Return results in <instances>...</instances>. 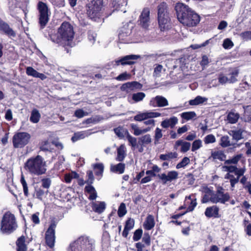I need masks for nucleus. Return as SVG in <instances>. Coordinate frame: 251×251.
I'll list each match as a JSON object with an SVG mask.
<instances>
[{"label":"nucleus","mask_w":251,"mask_h":251,"mask_svg":"<svg viewBox=\"0 0 251 251\" xmlns=\"http://www.w3.org/2000/svg\"><path fill=\"white\" fill-rule=\"evenodd\" d=\"M146 97V95L143 92H138L134 93L132 96V100L136 102L142 101Z\"/></svg>","instance_id":"45"},{"label":"nucleus","mask_w":251,"mask_h":251,"mask_svg":"<svg viewBox=\"0 0 251 251\" xmlns=\"http://www.w3.org/2000/svg\"><path fill=\"white\" fill-rule=\"evenodd\" d=\"M161 116V114L159 112L148 111L139 113L134 116V119L136 121L141 122L148 119L157 118Z\"/></svg>","instance_id":"16"},{"label":"nucleus","mask_w":251,"mask_h":251,"mask_svg":"<svg viewBox=\"0 0 251 251\" xmlns=\"http://www.w3.org/2000/svg\"><path fill=\"white\" fill-rule=\"evenodd\" d=\"M162 130L159 128L157 127L155 130L154 134L155 144H156V142H158V141L162 137Z\"/></svg>","instance_id":"57"},{"label":"nucleus","mask_w":251,"mask_h":251,"mask_svg":"<svg viewBox=\"0 0 251 251\" xmlns=\"http://www.w3.org/2000/svg\"><path fill=\"white\" fill-rule=\"evenodd\" d=\"M177 154L176 152H169L166 154H162L159 156V158L162 160H169L175 158L177 157Z\"/></svg>","instance_id":"42"},{"label":"nucleus","mask_w":251,"mask_h":251,"mask_svg":"<svg viewBox=\"0 0 251 251\" xmlns=\"http://www.w3.org/2000/svg\"><path fill=\"white\" fill-rule=\"evenodd\" d=\"M75 34L73 25L68 22H63L58 28L57 35H51L50 40L60 46L72 47L74 45Z\"/></svg>","instance_id":"1"},{"label":"nucleus","mask_w":251,"mask_h":251,"mask_svg":"<svg viewBox=\"0 0 251 251\" xmlns=\"http://www.w3.org/2000/svg\"><path fill=\"white\" fill-rule=\"evenodd\" d=\"M75 115L78 118H81L87 115V113L84 112L82 109H79L75 111Z\"/></svg>","instance_id":"64"},{"label":"nucleus","mask_w":251,"mask_h":251,"mask_svg":"<svg viewBox=\"0 0 251 251\" xmlns=\"http://www.w3.org/2000/svg\"><path fill=\"white\" fill-rule=\"evenodd\" d=\"M230 199V196L228 193H224L222 188L217 190L216 193L211 194L210 197V201L213 203H221L225 204Z\"/></svg>","instance_id":"9"},{"label":"nucleus","mask_w":251,"mask_h":251,"mask_svg":"<svg viewBox=\"0 0 251 251\" xmlns=\"http://www.w3.org/2000/svg\"><path fill=\"white\" fill-rule=\"evenodd\" d=\"M126 156V148L124 145H121L117 149V156L116 160L117 161H123Z\"/></svg>","instance_id":"27"},{"label":"nucleus","mask_w":251,"mask_h":251,"mask_svg":"<svg viewBox=\"0 0 251 251\" xmlns=\"http://www.w3.org/2000/svg\"><path fill=\"white\" fill-rule=\"evenodd\" d=\"M242 156V154H237L230 159L226 160L224 162V164L235 165L237 164V163L241 159Z\"/></svg>","instance_id":"32"},{"label":"nucleus","mask_w":251,"mask_h":251,"mask_svg":"<svg viewBox=\"0 0 251 251\" xmlns=\"http://www.w3.org/2000/svg\"><path fill=\"white\" fill-rule=\"evenodd\" d=\"M190 163V159L187 157H184L181 162L178 163L176 166V168L177 169H180L181 168L185 167L187 165H188Z\"/></svg>","instance_id":"52"},{"label":"nucleus","mask_w":251,"mask_h":251,"mask_svg":"<svg viewBox=\"0 0 251 251\" xmlns=\"http://www.w3.org/2000/svg\"><path fill=\"white\" fill-rule=\"evenodd\" d=\"M134 226V220L133 219L129 218L126 222V225L122 233L123 237L126 238L129 231L131 230Z\"/></svg>","instance_id":"25"},{"label":"nucleus","mask_w":251,"mask_h":251,"mask_svg":"<svg viewBox=\"0 0 251 251\" xmlns=\"http://www.w3.org/2000/svg\"><path fill=\"white\" fill-rule=\"evenodd\" d=\"M41 118V115L38 110L34 109L31 111L30 121L33 123H37Z\"/></svg>","instance_id":"35"},{"label":"nucleus","mask_w":251,"mask_h":251,"mask_svg":"<svg viewBox=\"0 0 251 251\" xmlns=\"http://www.w3.org/2000/svg\"><path fill=\"white\" fill-rule=\"evenodd\" d=\"M233 45L234 44L232 41L228 38L225 39L223 44V46L225 49H230L233 46Z\"/></svg>","instance_id":"55"},{"label":"nucleus","mask_w":251,"mask_h":251,"mask_svg":"<svg viewBox=\"0 0 251 251\" xmlns=\"http://www.w3.org/2000/svg\"><path fill=\"white\" fill-rule=\"evenodd\" d=\"M30 139L29 134L25 132L16 133L13 137V144L15 148H21L28 144Z\"/></svg>","instance_id":"8"},{"label":"nucleus","mask_w":251,"mask_h":251,"mask_svg":"<svg viewBox=\"0 0 251 251\" xmlns=\"http://www.w3.org/2000/svg\"><path fill=\"white\" fill-rule=\"evenodd\" d=\"M204 142L206 144L213 143L216 142V138L213 134H209L205 137Z\"/></svg>","instance_id":"56"},{"label":"nucleus","mask_w":251,"mask_h":251,"mask_svg":"<svg viewBox=\"0 0 251 251\" xmlns=\"http://www.w3.org/2000/svg\"><path fill=\"white\" fill-rule=\"evenodd\" d=\"M87 176L88 177V179L86 181V183H87L88 185H91L94 180L93 172L92 171H88L87 172Z\"/></svg>","instance_id":"59"},{"label":"nucleus","mask_w":251,"mask_h":251,"mask_svg":"<svg viewBox=\"0 0 251 251\" xmlns=\"http://www.w3.org/2000/svg\"><path fill=\"white\" fill-rule=\"evenodd\" d=\"M177 146H181L180 151L182 152H186L188 151L191 147V144L189 142L183 141V140H177L176 143Z\"/></svg>","instance_id":"31"},{"label":"nucleus","mask_w":251,"mask_h":251,"mask_svg":"<svg viewBox=\"0 0 251 251\" xmlns=\"http://www.w3.org/2000/svg\"><path fill=\"white\" fill-rule=\"evenodd\" d=\"M126 204L123 202L121 203L118 210V216L120 217H122L126 215Z\"/></svg>","instance_id":"50"},{"label":"nucleus","mask_w":251,"mask_h":251,"mask_svg":"<svg viewBox=\"0 0 251 251\" xmlns=\"http://www.w3.org/2000/svg\"><path fill=\"white\" fill-rule=\"evenodd\" d=\"M102 6V0H92L87 4V13L91 19L99 17Z\"/></svg>","instance_id":"7"},{"label":"nucleus","mask_w":251,"mask_h":251,"mask_svg":"<svg viewBox=\"0 0 251 251\" xmlns=\"http://www.w3.org/2000/svg\"><path fill=\"white\" fill-rule=\"evenodd\" d=\"M140 56L138 55H126L120 59L116 60L114 62L115 65L118 66L120 64L122 65H131L135 63L134 60L139 58Z\"/></svg>","instance_id":"17"},{"label":"nucleus","mask_w":251,"mask_h":251,"mask_svg":"<svg viewBox=\"0 0 251 251\" xmlns=\"http://www.w3.org/2000/svg\"><path fill=\"white\" fill-rule=\"evenodd\" d=\"M88 37L89 41L91 42L92 44H93L96 41L97 34L93 31H89L88 32Z\"/></svg>","instance_id":"63"},{"label":"nucleus","mask_w":251,"mask_h":251,"mask_svg":"<svg viewBox=\"0 0 251 251\" xmlns=\"http://www.w3.org/2000/svg\"><path fill=\"white\" fill-rule=\"evenodd\" d=\"M95 170V175L97 176H101L103 173L104 166L102 163H96L93 165Z\"/></svg>","instance_id":"39"},{"label":"nucleus","mask_w":251,"mask_h":251,"mask_svg":"<svg viewBox=\"0 0 251 251\" xmlns=\"http://www.w3.org/2000/svg\"><path fill=\"white\" fill-rule=\"evenodd\" d=\"M38 9L39 12V23L43 28L49 21V9L47 4L42 1L38 3Z\"/></svg>","instance_id":"10"},{"label":"nucleus","mask_w":251,"mask_h":251,"mask_svg":"<svg viewBox=\"0 0 251 251\" xmlns=\"http://www.w3.org/2000/svg\"><path fill=\"white\" fill-rule=\"evenodd\" d=\"M158 21L159 27L162 31L168 29L171 26L168 15L158 16Z\"/></svg>","instance_id":"18"},{"label":"nucleus","mask_w":251,"mask_h":251,"mask_svg":"<svg viewBox=\"0 0 251 251\" xmlns=\"http://www.w3.org/2000/svg\"><path fill=\"white\" fill-rule=\"evenodd\" d=\"M15 216L7 212L2 217L1 222L0 231L3 233L10 234L17 228Z\"/></svg>","instance_id":"6"},{"label":"nucleus","mask_w":251,"mask_h":251,"mask_svg":"<svg viewBox=\"0 0 251 251\" xmlns=\"http://www.w3.org/2000/svg\"><path fill=\"white\" fill-rule=\"evenodd\" d=\"M51 180L50 178H45L41 180L42 186L46 189L50 188L51 185Z\"/></svg>","instance_id":"60"},{"label":"nucleus","mask_w":251,"mask_h":251,"mask_svg":"<svg viewBox=\"0 0 251 251\" xmlns=\"http://www.w3.org/2000/svg\"><path fill=\"white\" fill-rule=\"evenodd\" d=\"M244 132L243 129H240L235 130H231L229 134L232 136L233 139L238 141L243 138L242 134Z\"/></svg>","instance_id":"34"},{"label":"nucleus","mask_w":251,"mask_h":251,"mask_svg":"<svg viewBox=\"0 0 251 251\" xmlns=\"http://www.w3.org/2000/svg\"><path fill=\"white\" fill-rule=\"evenodd\" d=\"M157 176L162 181L163 184H166L168 182H171L177 179L178 177V173L176 171H169L167 174H158Z\"/></svg>","instance_id":"15"},{"label":"nucleus","mask_w":251,"mask_h":251,"mask_svg":"<svg viewBox=\"0 0 251 251\" xmlns=\"http://www.w3.org/2000/svg\"><path fill=\"white\" fill-rule=\"evenodd\" d=\"M92 132L91 130H87L85 131H80L76 132L74 134V135L72 137V140L75 142L78 140L82 139L86 137L89 136L92 134Z\"/></svg>","instance_id":"23"},{"label":"nucleus","mask_w":251,"mask_h":251,"mask_svg":"<svg viewBox=\"0 0 251 251\" xmlns=\"http://www.w3.org/2000/svg\"><path fill=\"white\" fill-rule=\"evenodd\" d=\"M125 170V164L124 163H119L116 165H111L110 171L112 172L122 174L124 173Z\"/></svg>","instance_id":"29"},{"label":"nucleus","mask_w":251,"mask_h":251,"mask_svg":"<svg viewBox=\"0 0 251 251\" xmlns=\"http://www.w3.org/2000/svg\"><path fill=\"white\" fill-rule=\"evenodd\" d=\"M85 191L88 194V199L90 200L93 201L96 199L97 193L95 188L91 185H88L85 187Z\"/></svg>","instance_id":"26"},{"label":"nucleus","mask_w":251,"mask_h":251,"mask_svg":"<svg viewBox=\"0 0 251 251\" xmlns=\"http://www.w3.org/2000/svg\"><path fill=\"white\" fill-rule=\"evenodd\" d=\"M178 123L177 117L173 116L170 119H166L161 122V126L165 128L170 127L173 128Z\"/></svg>","instance_id":"21"},{"label":"nucleus","mask_w":251,"mask_h":251,"mask_svg":"<svg viewBox=\"0 0 251 251\" xmlns=\"http://www.w3.org/2000/svg\"><path fill=\"white\" fill-rule=\"evenodd\" d=\"M240 37L244 40H251V31H246L240 34Z\"/></svg>","instance_id":"61"},{"label":"nucleus","mask_w":251,"mask_h":251,"mask_svg":"<svg viewBox=\"0 0 251 251\" xmlns=\"http://www.w3.org/2000/svg\"><path fill=\"white\" fill-rule=\"evenodd\" d=\"M130 77V75L127 74L126 73H124L123 74L119 75L116 79L119 81H124L127 79H128Z\"/></svg>","instance_id":"62"},{"label":"nucleus","mask_w":251,"mask_h":251,"mask_svg":"<svg viewBox=\"0 0 251 251\" xmlns=\"http://www.w3.org/2000/svg\"><path fill=\"white\" fill-rule=\"evenodd\" d=\"M211 157L214 159H218L221 161L225 160L226 158V155L221 151H213L211 153Z\"/></svg>","instance_id":"37"},{"label":"nucleus","mask_w":251,"mask_h":251,"mask_svg":"<svg viewBox=\"0 0 251 251\" xmlns=\"http://www.w3.org/2000/svg\"><path fill=\"white\" fill-rule=\"evenodd\" d=\"M207 99L200 96L196 97L194 100H189V103L191 105H197L207 101Z\"/></svg>","instance_id":"33"},{"label":"nucleus","mask_w":251,"mask_h":251,"mask_svg":"<svg viewBox=\"0 0 251 251\" xmlns=\"http://www.w3.org/2000/svg\"><path fill=\"white\" fill-rule=\"evenodd\" d=\"M222 169L223 171L227 172L225 176V178L229 180L231 190H233L235 184L239 182V178L244 174L245 169L238 168L235 165L225 164Z\"/></svg>","instance_id":"4"},{"label":"nucleus","mask_w":251,"mask_h":251,"mask_svg":"<svg viewBox=\"0 0 251 251\" xmlns=\"http://www.w3.org/2000/svg\"><path fill=\"white\" fill-rule=\"evenodd\" d=\"M56 225L55 223H52L46 232V243L47 245L50 248L54 247L55 236V229Z\"/></svg>","instance_id":"11"},{"label":"nucleus","mask_w":251,"mask_h":251,"mask_svg":"<svg viewBox=\"0 0 251 251\" xmlns=\"http://www.w3.org/2000/svg\"><path fill=\"white\" fill-rule=\"evenodd\" d=\"M143 231L141 229H138L135 231L134 232V235L133 236V240L134 241H137L139 240L142 235Z\"/></svg>","instance_id":"58"},{"label":"nucleus","mask_w":251,"mask_h":251,"mask_svg":"<svg viewBox=\"0 0 251 251\" xmlns=\"http://www.w3.org/2000/svg\"><path fill=\"white\" fill-rule=\"evenodd\" d=\"M155 225L154 217L151 215H148L143 224L144 227L145 229L149 230L151 229Z\"/></svg>","instance_id":"28"},{"label":"nucleus","mask_w":251,"mask_h":251,"mask_svg":"<svg viewBox=\"0 0 251 251\" xmlns=\"http://www.w3.org/2000/svg\"><path fill=\"white\" fill-rule=\"evenodd\" d=\"M165 71L161 65H157L154 69L153 75L154 77H158L161 76V74L163 71Z\"/></svg>","instance_id":"48"},{"label":"nucleus","mask_w":251,"mask_h":251,"mask_svg":"<svg viewBox=\"0 0 251 251\" xmlns=\"http://www.w3.org/2000/svg\"><path fill=\"white\" fill-rule=\"evenodd\" d=\"M114 132L115 134L121 138H122L125 136H126V137L128 134H129L128 131L126 129L122 127L115 128Z\"/></svg>","instance_id":"41"},{"label":"nucleus","mask_w":251,"mask_h":251,"mask_svg":"<svg viewBox=\"0 0 251 251\" xmlns=\"http://www.w3.org/2000/svg\"><path fill=\"white\" fill-rule=\"evenodd\" d=\"M220 145L222 147L225 148L233 146L234 144L230 142L229 137L227 136H224L221 138Z\"/></svg>","instance_id":"46"},{"label":"nucleus","mask_w":251,"mask_h":251,"mask_svg":"<svg viewBox=\"0 0 251 251\" xmlns=\"http://www.w3.org/2000/svg\"><path fill=\"white\" fill-rule=\"evenodd\" d=\"M91 206L94 211L101 213L105 208V203L103 201H93L91 203Z\"/></svg>","instance_id":"24"},{"label":"nucleus","mask_w":251,"mask_h":251,"mask_svg":"<svg viewBox=\"0 0 251 251\" xmlns=\"http://www.w3.org/2000/svg\"><path fill=\"white\" fill-rule=\"evenodd\" d=\"M0 31L4 33L8 36L15 37V32L10 27L9 25L6 22L0 18Z\"/></svg>","instance_id":"20"},{"label":"nucleus","mask_w":251,"mask_h":251,"mask_svg":"<svg viewBox=\"0 0 251 251\" xmlns=\"http://www.w3.org/2000/svg\"><path fill=\"white\" fill-rule=\"evenodd\" d=\"M152 139L150 134H146L139 138L138 143L142 146L148 145L151 142Z\"/></svg>","instance_id":"36"},{"label":"nucleus","mask_w":251,"mask_h":251,"mask_svg":"<svg viewBox=\"0 0 251 251\" xmlns=\"http://www.w3.org/2000/svg\"><path fill=\"white\" fill-rule=\"evenodd\" d=\"M131 29L127 26L122 27L119 33L118 37L120 43L127 44L132 42Z\"/></svg>","instance_id":"12"},{"label":"nucleus","mask_w":251,"mask_h":251,"mask_svg":"<svg viewBox=\"0 0 251 251\" xmlns=\"http://www.w3.org/2000/svg\"><path fill=\"white\" fill-rule=\"evenodd\" d=\"M219 83L222 85L228 83V78L223 74H220L218 77Z\"/></svg>","instance_id":"54"},{"label":"nucleus","mask_w":251,"mask_h":251,"mask_svg":"<svg viewBox=\"0 0 251 251\" xmlns=\"http://www.w3.org/2000/svg\"><path fill=\"white\" fill-rule=\"evenodd\" d=\"M239 118V114L237 113L230 112L228 113L227 117V121L231 124L236 123Z\"/></svg>","instance_id":"38"},{"label":"nucleus","mask_w":251,"mask_h":251,"mask_svg":"<svg viewBox=\"0 0 251 251\" xmlns=\"http://www.w3.org/2000/svg\"><path fill=\"white\" fill-rule=\"evenodd\" d=\"M239 74V71L237 69L233 70L229 74L230 77L228 78V83H233L237 81L236 77Z\"/></svg>","instance_id":"47"},{"label":"nucleus","mask_w":251,"mask_h":251,"mask_svg":"<svg viewBox=\"0 0 251 251\" xmlns=\"http://www.w3.org/2000/svg\"><path fill=\"white\" fill-rule=\"evenodd\" d=\"M25 237L22 236L19 237L16 241V245L17 246V251H26L27 247L25 244Z\"/></svg>","instance_id":"30"},{"label":"nucleus","mask_w":251,"mask_h":251,"mask_svg":"<svg viewBox=\"0 0 251 251\" xmlns=\"http://www.w3.org/2000/svg\"><path fill=\"white\" fill-rule=\"evenodd\" d=\"M20 181H21V183L23 186V191H24L25 196L26 197H28L29 195V193H28V189L27 184L26 183V180L25 179V177H24V176L23 175H22V176H21Z\"/></svg>","instance_id":"44"},{"label":"nucleus","mask_w":251,"mask_h":251,"mask_svg":"<svg viewBox=\"0 0 251 251\" xmlns=\"http://www.w3.org/2000/svg\"><path fill=\"white\" fill-rule=\"evenodd\" d=\"M201 147V140L200 139L196 140L192 143L191 151H195L200 149Z\"/></svg>","instance_id":"51"},{"label":"nucleus","mask_w":251,"mask_h":251,"mask_svg":"<svg viewBox=\"0 0 251 251\" xmlns=\"http://www.w3.org/2000/svg\"><path fill=\"white\" fill-rule=\"evenodd\" d=\"M181 117L183 119L189 121L195 118L196 117V114L194 111L185 112L181 114Z\"/></svg>","instance_id":"43"},{"label":"nucleus","mask_w":251,"mask_h":251,"mask_svg":"<svg viewBox=\"0 0 251 251\" xmlns=\"http://www.w3.org/2000/svg\"><path fill=\"white\" fill-rule=\"evenodd\" d=\"M178 21L188 27L196 26L200 21L198 14L184 3L178 2L175 6Z\"/></svg>","instance_id":"2"},{"label":"nucleus","mask_w":251,"mask_h":251,"mask_svg":"<svg viewBox=\"0 0 251 251\" xmlns=\"http://www.w3.org/2000/svg\"><path fill=\"white\" fill-rule=\"evenodd\" d=\"M26 73L28 75L37 77L38 72L31 67H27L26 68Z\"/></svg>","instance_id":"53"},{"label":"nucleus","mask_w":251,"mask_h":251,"mask_svg":"<svg viewBox=\"0 0 251 251\" xmlns=\"http://www.w3.org/2000/svg\"><path fill=\"white\" fill-rule=\"evenodd\" d=\"M150 10L148 7L144 8L139 17V24L144 28H148L150 25Z\"/></svg>","instance_id":"13"},{"label":"nucleus","mask_w":251,"mask_h":251,"mask_svg":"<svg viewBox=\"0 0 251 251\" xmlns=\"http://www.w3.org/2000/svg\"><path fill=\"white\" fill-rule=\"evenodd\" d=\"M24 169L31 175L39 176L46 173V163L43 157L38 155L28 158L25 163Z\"/></svg>","instance_id":"3"},{"label":"nucleus","mask_w":251,"mask_h":251,"mask_svg":"<svg viewBox=\"0 0 251 251\" xmlns=\"http://www.w3.org/2000/svg\"><path fill=\"white\" fill-rule=\"evenodd\" d=\"M219 212V208L216 205H213L206 208L204 214L208 218H217L220 217Z\"/></svg>","instance_id":"19"},{"label":"nucleus","mask_w":251,"mask_h":251,"mask_svg":"<svg viewBox=\"0 0 251 251\" xmlns=\"http://www.w3.org/2000/svg\"><path fill=\"white\" fill-rule=\"evenodd\" d=\"M126 139L129 142V145L131 146L132 148L137 147V139L135 137L132 136L129 133L128 134Z\"/></svg>","instance_id":"49"},{"label":"nucleus","mask_w":251,"mask_h":251,"mask_svg":"<svg viewBox=\"0 0 251 251\" xmlns=\"http://www.w3.org/2000/svg\"><path fill=\"white\" fill-rule=\"evenodd\" d=\"M169 105L168 100L162 96H156L151 98L149 101V105L152 107H162Z\"/></svg>","instance_id":"14"},{"label":"nucleus","mask_w":251,"mask_h":251,"mask_svg":"<svg viewBox=\"0 0 251 251\" xmlns=\"http://www.w3.org/2000/svg\"><path fill=\"white\" fill-rule=\"evenodd\" d=\"M141 87V84L136 81L127 82L122 85L121 90L127 92L129 90H132L134 89H140Z\"/></svg>","instance_id":"22"},{"label":"nucleus","mask_w":251,"mask_h":251,"mask_svg":"<svg viewBox=\"0 0 251 251\" xmlns=\"http://www.w3.org/2000/svg\"><path fill=\"white\" fill-rule=\"evenodd\" d=\"M94 241L88 236H82L70 245L69 251H93Z\"/></svg>","instance_id":"5"},{"label":"nucleus","mask_w":251,"mask_h":251,"mask_svg":"<svg viewBox=\"0 0 251 251\" xmlns=\"http://www.w3.org/2000/svg\"><path fill=\"white\" fill-rule=\"evenodd\" d=\"M168 15L167 12V4L162 2L158 6V16Z\"/></svg>","instance_id":"40"}]
</instances>
